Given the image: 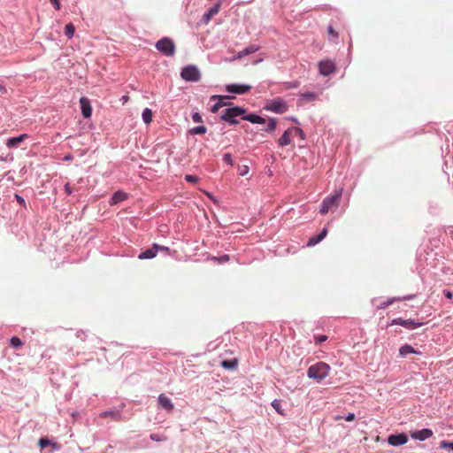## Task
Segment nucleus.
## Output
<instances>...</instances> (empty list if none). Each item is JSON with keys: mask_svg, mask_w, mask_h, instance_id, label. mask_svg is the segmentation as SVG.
Returning a JSON list of instances; mask_svg holds the SVG:
<instances>
[{"mask_svg": "<svg viewBox=\"0 0 453 453\" xmlns=\"http://www.w3.org/2000/svg\"><path fill=\"white\" fill-rule=\"evenodd\" d=\"M258 50H259V46H257V45H254V44L249 45L244 50H242V51L238 52L237 58H243L245 56H248L250 54L257 52Z\"/></svg>", "mask_w": 453, "mask_h": 453, "instance_id": "18", "label": "nucleus"}, {"mask_svg": "<svg viewBox=\"0 0 453 453\" xmlns=\"http://www.w3.org/2000/svg\"><path fill=\"white\" fill-rule=\"evenodd\" d=\"M228 260H229V257L227 255H225L220 257V261H228Z\"/></svg>", "mask_w": 453, "mask_h": 453, "instance_id": "52", "label": "nucleus"}, {"mask_svg": "<svg viewBox=\"0 0 453 453\" xmlns=\"http://www.w3.org/2000/svg\"><path fill=\"white\" fill-rule=\"evenodd\" d=\"M221 107H222V104H220V103H216V104L211 107V112H214V113H215V112H217V111L219 110V108H221Z\"/></svg>", "mask_w": 453, "mask_h": 453, "instance_id": "43", "label": "nucleus"}, {"mask_svg": "<svg viewBox=\"0 0 453 453\" xmlns=\"http://www.w3.org/2000/svg\"><path fill=\"white\" fill-rule=\"evenodd\" d=\"M276 126H277L276 120L274 119H270L265 131L273 132L276 129Z\"/></svg>", "mask_w": 453, "mask_h": 453, "instance_id": "29", "label": "nucleus"}, {"mask_svg": "<svg viewBox=\"0 0 453 453\" xmlns=\"http://www.w3.org/2000/svg\"><path fill=\"white\" fill-rule=\"evenodd\" d=\"M55 7L56 10H59L60 9V3L58 0H57V2H51Z\"/></svg>", "mask_w": 453, "mask_h": 453, "instance_id": "49", "label": "nucleus"}, {"mask_svg": "<svg viewBox=\"0 0 453 453\" xmlns=\"http://www.w3.org/2000/svg\"><path fill=\"white\" fill-rule=\"evenodd\" d=\"M192 119L195 123H202L203 122V119H202V116L200 115V113L198 112H195L193 113L192 115Z\"/></svg>", "mask_w": 453, "mask_h": 453, "instance_id": "36", "label": "nucleus"}, {"mask_svg": "<svg viewBox=\"0 0 453 453\" xmlns=\"http://www.w3.org/2000/svg\"><path fill=\"white\" fill-rule=\"evenodd\" d=\"M65 192L68 196L72 194V188H71V186H70L69 183H65Z\"/></svg>", "mask_w": 453, "mask_h": 453, "instance_id": "44", "label": "nucleus"}, {"mask_svg": "<svg viewBox=\"0 0 453 453\" xmlns=\"http://www.w3.org/2000/svg\"><path fill=\"white\" fill-rule=\"evenodd\" d=\"M328 35L333 39H336L338 37L337 32L333 28V27L329 26L327 29Z\"/></svg>", "mask_w": 453, "mask_h": 453, "instance_id": "35", "label": "nucleus"}, {"mask_svg": "<svg viewBox=\"0 0 453 453\" xmlns=\"http://www.w3.org/2000/svg\"><path fill=\"white\" fill-rule=\"evenodd\" d=\"M26 138H27V134H26L17 137L10 138L6 142V146L8 148H18L19 143L22 142Z\"/></svg>", "mask_w": 453, "mask_h": 453, "instance_id": "16", "label": "nucleus"}, {"mask_svg": "<svg viewBox=\"0 0 453 453\" xmlns=\"http://www.w3.org/2000/svg\"><path fill=\"white\" fill-rule=\"evenodd\" d=\"M335 65L331 60H322L319 63V73L327 76L335 72Z\"/></svg>", "mask_w": 453, "mask_h": 453, "instance_id": "6", "label": "nucleus"}, {"mask_svg": "<svg viewBox=\"0 0 453 453\" xmlns=\"http://www.w3.org/2000/svg\"><path fill=\"white\" fill-rule=\"evenodd\" d=\"M294 132H299L296 127H290L284 132V134L278 140L280 146H287L290 144L291 139L294 136Z\"/></svg>", "mask_w": 453, "mask_h": 453, "instance_id": "11", "label": "nucleus"}, {"mask_svg": "<svg viewBox=\"0 0 453 453\" xmlns=\"http://www.w3.org/2000/svg\"><path fill=\"white\" fill-rule=\"evenodd\" d=\"M11 345L13 348H19L22 345V342L19 337L13 336L10 340Z\"/></svg>", "mask_w": 453, "mask_h": 453, "instance_id": "27", "label": "nucleus"}, {"mask_svg": "<svg viewBox=\"0 0 453 453\" xmlns=\"http://www.w3.org/2000/svg\"><path fill=\"white\" fill-rule=\"evenodd\" d=\"M142 119L146 124H150L152 121V111L150 109L146 108L143 110Z\"/></svg>", "mask_w": 453, "mask_h": 453, "instance_id": "24", "label": "nucleus"}, {"mask_svg": "<svg viewBox=\"0 0 453 453\" xmlns=\"http://www.w3.org/2000/svg\"><path fill=\"white\" fill-rule=\"evenodd\" d=\"M249 173V167L247 165L238 166V173L241 176H245Z\"/></svg>", "mask_w": 453, "mask_h": 453, "instance_id": "32", "label": "nucleus"}, {"mask_svg": "<svg viewBox=\"0 0 453 453\" xmlns=\"http://www.w3.org/2000/svg\"><path fill=\"white\" fill-rule=\"evenodd\" d=\"M244 112L245 110L241 107L228 108L225 110L224 113L221 115V119L230 122L231 124H237L238 121L235 118L241 116Z\"/></svg>", "mask_w": 453, "mask_h": 453, "instance_id": "5", "label": "nucleus"}, {"mask_svg": "<svg viewBox=\"0 0 453 453\" xmlns=\"http://www.w3.org/2000/svg\"><path fill=\"white\" fill-rule=\"evenodd\" d=\"M296 85H290L289 88H296Z\"/></svg>", "mask_w": 453, "mask_h": 453, "instance_id": "55", "label": "nucleus"}, {"mask_svg": "<svg viewBox=\"0 0 453 453\" xmlns=\"http://www.w3.org/2000/svg\"><path fill=\"white\" fill-rule=\"evenodd\" d=\"M15 199L16 201L22 206H26V202H25V199L19 196L18 194L15 195Z\"/></svg>", "mask_w": 453, "mask_h": 453, "instance_id": "40", "label": "nucleus"}, {"mask_svg": "<svg viewBox=\"0 0 453 453\" xmlns=\"http://www.w3.org/2000/svg\"><path fill=\"white\" fill-rule=\"evenodd\" d=\"M443 293L444 296L449 299H451L453 297V293L449 290H444Z\"/></svg>", "mask_w": 453, "mask_h": 453, "instance_id": "47", "label": "nucleus"}, {"mask_svg": "<svg viewBox=\"0 0 453 453\" xmlns=\"http://www.w3.org/2000/svg\"><path fill=\"white\" fill-rule=\"evenodd\" d=\"M296 129L299 132H294V136L298 135L302 140H303L305 138L303 131L299 127H296Z\"/></svg>", "mask_w": 453, "mask_h": 453, "instance_id": "42", "label": "nucleus"}, {"mask_svg": "<svg viewBox=\"0 0 453 453\" xmlns=\"http://www.w3.org/2000/svg\"><path fill=\"white\" fill-rule=\"evenodd\" d=\"M327 234V229L326 228H324L319 234V237L320 238V240L322 241Z\"/></svg>", "mask_w": 453, "mask_h": 453, "instance_id": "45", "label": "nucleus"}, {"mask_svg": "<svg viewBox=\"0 0 453 453\" xmlns=\"http://www.w3.org/2000/svg\"><path fill=\"white\" fill-rule=\"evenodd\" d=\"M223 161H224L226 164L229 165H234V161H233L232 156H231V154H229V153H226V154H224V156H223Z\"/></svg>", "mask_w": 453, "mask_h": 453, "instance_id": "34", "label": "nucleus"}, {"mask_svg": "<svg viewBox=\"0 0 453 453\" xmlns=\"http://www.w3.org/2000/svg\"><path fill=\"white\" fill-rule=\"evenodd\" d=\"M127 198V195L122 191H117L111 196L110 203L111 205L117 204Z\"/></svg>", "mask_w": 453, "mask_h": 453, "instance_id": "19", "label": "nucleus"}, {"mask_svg": "<svg viewBox=\"0 0 453 453\" xmlns=\"http://www.w3.org/2000/svg\"><path fill=\"white\" fill-rule=\"evenodd\" d=\"M180 76L187 81H198L201 78L198 68L195 65H188L181 70Z\"/></svg>", "mask_w": 453, "mask_h": 453, "instance_id": "4", "label": "nucleus"}, {"mask_svg": "<svg viewBox=\"0 0 453 453\" xmlns=\"http://www.w3.org/2000/svg\"><path fill=\"white\" fill-rule=\"evenodd\" d=\"M303 96L307 97V98H309V99H314L315 98V95L312 94V93L303 94Z\"/></svg>", "mask_w": 453, "mask_h": 453, "instance_id": "48", "label": "nucleus"}, {"mask_svg": "<svg viewBox=\"0 0 453 453\" xmlns=\"http://www.w3.org/2000/svg\"><path fill=\"white\" fill-rule=\"evenodd\" d=\"M228 98H229V96H212L211 97V100H218L217 103H220V104H222V106L226 104L225 100L228 99Z\"/></svg>", "mask_w": 453, "mask_h": 453, "instance_id": "28", "label": "nucleus"}, {"mask_svg": "<svg viewBox=\"0 0 453 453\" xmlns=\"http://www.w3.org/2000/svg\"><path fill=\"white\" fill-rule=\"evenodd\" d=\"M80 104L82 116L84 118H89L92 114V107L90 105V101L87 97H81L80 99Z\"/></svg>", "mask_w": 453, "mask_h": 453, "instance_id": "12", "label": "nucleus"}, {"mask_svg": "<svg viewBox=\"0 0 453 453\" xmlns=\"http://www.w3.org/2000/svg\"><path fill=\"white\" fill-rule=\"evenodd\" d=\"M408 441V436L405 434H391L388 437V442L392 446H401Z\"/></svg>", "mask_w": 453, "mask_h": 453, "instance_id": "9", "label": "nucleus"}, {"mask_svg": "<svg viewBox=\"0 0 453 453\" xmlns=\"http://www.w3.org/2000/svg\"><path fill=\"white\" fill-rule=\"evenodd\" d=\"M391 325H399L407 329H414L423 325L422 322H416L413 319H403L401 318L395 319L392 320Z\"/></svg>", "mask_w": 453, "mask_h": 453, "instance_id": "7", "label": "nucleus"}, {"mask_svg": "<svg viewBox=\"0 0 453 453\" xmlns=\"http://www.w3.org/2000/svg\"><path fill=\"white\" fill-rule=\"evenodd\" d=\"M220 9V3L218 2L212 7H211L208 12L203 15V19L207 23L212 17L217 15Z\"/></svg>", "mask_w": 453, "mask_h": 453, "instance_id": "17", "label": "nucleus"}, {"mask_svg": "<svg viewBox=\"0 0 453 453\" xmlns=\"http://www.w3.org/2000/svg\"><path fill=\"white\" fill-rule=\"evenodd\" d=\"M39 445H40V447L42 449H43V448H45V447L50 445V441L48 439H46V438H42L39 441Z\"/></svg>", "mask_w": 453, "mask_h": 453, "instance_id": "37", "label": "nucleus"}, {"mask_svg": "<svg viewBox=\"0 0 453 453\" xmlns=\"http://www.w3.org/2000/svg\"><path fill=\"white\" fill-rule=\"evenodd\" d=\"M344 418H345L346 421H353L355 419V414L354 413H349Z\"/></svg>", "mask_w": 453, "mask_h": 453, "instance_id": "46", "label": "nucleus"}, {"mask_svg": "<svg viewBox=\"0 0 453 453\" xmlns=\"http://www.w3.org/2000/svg\"><path fill=\"white\" fill-rule=\"evenodd\" d=\"M158 403L159 405L164 408L165 410L171 411L173 410L174 405L172 403L171 399L165 396L164 394H161L158 396Z\"/></svg>", "mask_w": 453, "mask_h": 453, "instance_id": "15", "label": "nucleus"}, {"mask_svg": "<svg viewBox=\"0 0 453 453\" xmlns=\"http://www.w3.org/2000/svg\"><path fill=\"white\" fill-rule=\"evenodd\" d=\"M393 302H394V300H393V299H391V300H388V301H386V302H383V303H381L378 306V308H379V309H385V308H387L388 305H390Z\"/></svg>", "mask_w": 453, "mask_h": 453, "instance_id": "39", "label": "nucleus"}, {"mask_svg": "<svg viewBox=\"0 0 453 453\" xmlns=\"http://www.w3.org/2000/svg\"><path fill=\"white\" fill-rule=\"evenodd\" d=\"M251 89L250 85H238V84H230L226 87V90L229 93H235L239 95H242L248 93Z\"/></svg>", "mask_w": 453, "mask_h": 453, "instance_id": "10", "label": "nucleus"}, {"mask_svg": "<svg viewBox=\"0 0 453 453\" xmlns=\"http://www.w3.org/2000/svg\"><path fill=\"white\" fill-rule=\"evenodd\" d=\"M75 31V27L73 23H68L65 27V34L68 38H72L73 36Z\"/></svg>", "mask_w": 453, "mask_h": 453, "instance_id": "26", "label": "nucleus"}, {"mask_svg": "<svg viewBox=\"0 0 453 453\" xmlns=\"http://www.w3.org/2000/svg\"><path fill=\"white\" fill-rule=\"evenodd\" d=\"M156 48L165 56H173L175 52V45L173 40L168 37L160 39L156 43Z\"/></svg>", "mask_w": 453, "mask_h": 453, "instance_id": "3", "label": "nucleus"}, {"mask_svg": "<svg viewBox=\"0 0 453 453\" xmlns=\"http://www.w3.org/2000/svg\"><path fill=\"white\" fill-rule=\"evenodd\" d=\"M207 131V128L204 126H198L191 128L188 133L190 134H203Z\"/></svg>", "mask_w": 453, "mask_h": 453, "instance_id": "25", "label": "nucleus"}, {"mask_svg": "<svg viewBox=\"0 0 453 453\" xmlns=\"http://www.w3.org/2000/svg\"><path fill=\"white\" fill-rule=\"evenodd\" d=\"M266 109L277 113H283L287 111L288 105L282 99L277 98L272 101Z\"/></svg>", "mask_w": 453, "mask_h": 453, "instance_id": "8", "label": "nucleus"}, {"mask_svg": "<svg viewBox=\"0 0 453 453\" xmlns=\"http://www.w3.org/2000/svg\"><path fill=\"white\" fill-rule=\"evenodd\" d=\"M440 447L441 449H449L453 450V441H442L440 443Z\"/></svg>", "mask_w": 453, "mask_h": 453, "instance_id": "31", "label": "nucleus"}, {"mask_svg": "<svg viewBox=\"0 0 453 453\" xmlns=\"http://www.w3.org/2000/svg\"><path fill=\"white\" fill-rule=\"evenodd\" d=\"M129 100V96L125 95L121 97L120 101L122 102V104H126L127 101Z\"/></svg>", "mask_w": 453, "mask_h": 453, "instance_id": "50", "label": "nucleus"}, {"mask_svg": "<svg viewBox=\"0 0 453 453\" xmlns=\"http://www.w3.org/2000/svg\"><path fill=\"white\" fill-rule=\"evenodd\" d=\"M101 418H111L115 420H119L120 419V413L119 411H104L102 413H100L99 415Z\"/></svg>", "mask_w": 453, "mask_h": 453, "instance_id": "23", "label": "nucleus"}, {"mask_svg": "<svg viewBox=\"0 0 453 453\" xmlns=\"http://www.w3.org/2000/svg\"><path fill=\"white\" fill-rule=\"evenodd\" d=\"M150 438H151L153 441H159V439H158V437H157V434H151V435H150Z\"/></svg>", "mask_w": 453, "mask_h": 453, "instance_id": "53", "label": "nucleus"}, {"mask_svg": "<svg viewBox=\"0 0 453 453\" xmlns=\"http://www.w3.org/2000/svg\"><path fill=\"white\" fill-rule=\"evenodd\" d=\"M243 119L248 120L254 124H265V119L257 114L247 115V116L243 117Z\"/></svg>", "mask_w": 453, "mask_h": 453, "instance_id": "21", "label": "nucleus"}, {"mask_svg": "<svg viewBox=\"0 0 453 453\" xmlns=\"http://www.w3.org/2000/svg\"><path fill=\"white\" fill-rule=\"evenodd\" d=\"M237 365H238V362H237V359H235V358L231 359V360H223L221 362V366L227 370H234V369H236Z\"/></svg>", "mask_w": 453, "mask_h": 453, "instance_id": "22", "label": "nucleus"}, {"mask_svg": "<svg viewBox=\"0 0 453 453\" xmlns=\"http://www.w3.org/2000/svg\"><path fill=\"white\" fill-rule=\"evenodd\" d=\"M326 339H327L326 335L315 336L316 343H321V342L326 341Z\"/></svg>", "mask_w": 453, "mask_h": 453, "instance_id": "41", "label": "nucleus"}, {"mask_svg": "<svg viewBox=\"0 0 453 453\" xmlns=\"http://www.w3.org/2000/svg\"><path fill=\"white\" fill-rule=\"evenodd\" d=\"M272 406L275 409V411L280 414V415H284L283 413V411L281 409V404H280V402L279 400H274L273 403H272Z\"/></svg>", "mask_w": 453, "mask_h": 453, "instance_id": "30", "label": "nucleus"}, {"mask_svg": "<svg viewBox=\"0 0 453 453\" xmlns=\"http://www.w3.org/2000/svg\"><path fill=\"white\" fill-rule=\"evenodd\" d=\"M330 366L325 362H318L308 368L307 375L317 381L324 380L330 372Z\"/></svg>", "mask_w": 453, "mask_h": 453, "instance_id": "1", "label": "nucleus"}, {"mask_svg": "<svg viewBox=\"0 0 453 453\" xmlns=\"http://www.w3.org/2000/svg\"><path fill=\"white\" fill-rule=\"evenodd\" d=\"M408 354H418L412 346L409 344H404L399 349V355L401 357H406Z\"/></svg>", "mask_w": 453, "mask_h": 453, "instance_id": "20", "label": "nucleus"}, {"mask_svg": "<svg viewBox=\"0 0 453 453\" xmlns=\"http://www.w3.org/2000/svg\"><path fill=\"white\" fill-rule=\"evenodd\" d=\"M158 250L168 251L169 248L158 245Z\"/></svg>", "mask_w": 453, "mask_h": 453, "instance_id": "51", "label": "nucleus"}, {"mask_svg": "<svg viewBox=\"0 0 453 453\" xmlns=\"http://www.w3.org/2000/svg\"><path fill=\"white\" fill-rule=\"evenodd\" d=\"M158 251V244H154L152 248L146 250L142 252L139 256V259H150L157 256Z\"/></svg>", "mask_w": 453, "mask_h": 453, "instance_id": "14", "label": "nucleus"}, {"mask_svg": "<svg viewBox=\"0 0 453 453\" xmlns=\"http://www.w3.org/2000/svg\"><path fill=\"white\" fill-rule=\"evenodd\" d=\"M433 436V431L428 428L415 431L411 433V437L415 440L425 441Z\"/></svg>", "mask_w": 453, "mask_h": 453, "instance_id": "13", "label": "nucleus"}, {"mask_svg": "<svg viewBox=\"0 0 453 453\" xmlns=\"http://www.w3.org/2000/svg\"><path fill=\"white\" fill-rule=\"evenodd\" d=\"M321 242V240H320V238L319 237V234H318V235H315V236L311 237V238L309 240V242H308L307 245H308V246H313V245L318 244V243H319V242Z\"/></svg>", "mask_w": 453, "mask_h": 453, "instance_id": "33", "label": "nucleus"}, {"mask_svg": "<svg viewBox=\"0 0 453 453\" xmlns=\"http://www.w3.org/2000/svg\"><path fill=\"white\" fill-rule=\"evenodd\" d=\"M185 180L188 182H192V183H195L198 180V178L195 175H190V174H188L185 176Z\"/></svg>", "mask_w": 453, "mask_h": 453, "instance_id": "38", "label": "nucleus"}, {"mask_svg": "<svg viewBox=\"0 0 453 453\" xmlns=\"http://www.w3.org/2000/svg\"><path fill=\"white\" fill-rule=\"evenodd\" d=\"M342 190H336L334 194L326 196L320 206V213L325 215L330 211H334L338 208L342 197Z\"/></svg>", "mask_w": 453, "mask_h": 453, "instance_id": "2", "label": "nucleus"}, {"mask_svg": "<svg viewBox=\"0 0 453 453\" xmlns=\"http://www.w3.org/2000/svg\"><path fill=\"white\" fill-rule=\"evenodd\" d=\"M50 2H57V0H50Z\"/></svg>", "mask_w": 453, "mask_h": 453, "instance_id": "56", "label": "nucleus"}, {"mask_svg": "<svg viewBox=\"0 0 453 453\" xmlns=\"http://www.w3.org/2000/svg\"><path fill=\"white\" fill-rule=\"evenodd\" d=\"M0 92H5V88H0Z\"/></svg>", "mask_w": 453, "mask_h": 453, "instance_id": "54", "label": "nucleus"}]
</instances>
